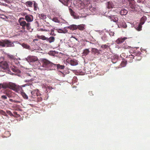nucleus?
Wrapping results in <instances>:
<instances>
[{"mask_svg": "<svg viewBox=\"0 0 150 150\" xmlns=\"http://www.w3.org/2000/svg\"><path fill=\"white\" fill-rule=\"evenodd\" d=\"M22 19H24V18H21L18 20L19 23L20 25L22 27V28L25 30V28L29 30L30 28V24L28 22H31L33 20V17L31 15H28L25 16V19L28 22L26 23L24 21H21Z\"/></svg>", "mask_w": 150, "mask_h": 150, "instance_id": "nucleus-1", "label": "nucleus"}, {"mask_svg": "<svg viewBox=\"0 0 150 150\" xmlns=\"http://www.w3.org/2000/svg\"><path fill=\"white\" fill-rule=\"evenodd\" d=\"M41 61L42 64V67L46 68L48 70L53 69L55 64H53L46 59L42 58Z\"/></svg>", "mask_w": 150, "mask_h": 150, "instance_id": "nucleus-2", "label": "nucleus"}, {"mask_svg": "<svg viewBox=\"0 0 150 150\" xmlns=\"http://www.w3.org/2000/svg\"><path fill=\"white\" fill-rule=\"evenodd\" d=\"M17 41L12 42L7 39L0 40V46L2 47H13L14 46V43Z\"/></svg>", "mask_w": 150, "mask_h": 150, "instance_id": "nucleus-3", "label": "nucleus"}, {"mask_svg": "<svg viewBox=\"0 0 150 150\" xmlns=\"http://www.w3.org/2000/svg\"><path fill=\"white\" fill-rule=\"evenodd\" d=\"M67 28H69L72 30H74L76 29L77 26L76 25H70L69 26L64 27L63 30L58 29L57 31L59 33H65L67 32V30H66Z\"/></svg>", "mask_w": 150, "mask_h": 150, "instance_id": "nucleus-4", "label": "nucleus"}, {"mask_svg": "<svg viewBox=\"0 0 150 150\" xmlns=\"http://www.w3.org/2000/svg\"><path fill=\"white\" fill-rule=\"evenodd\" d=\"M0 67L4 70H8V65L7 62L2 61L0 62Z\"/></svg>", "mask_w": 150, "mask_h": 150, "instance_id": "nucleus-5", "label": "nucleus"}, {"mask_svg": "<svg viewBox=\"0 0 150 150\" xmlns=\"http://www.w3.org/2000/svg\"><path fill=\"white\" fill-rule=\"evenodd\" d=\"M69 9L70 13L71 15L74 19H79L82 18H85L86 17V16H83L82 15H81V16H78L75 13L72 9L69 8Z\"/></svg>", "mask_w": 150, "mask_h": 150, "instance_id": "nucleus-6", "label": "nucleus"}, {"mask_svg": "<svg viewBox=\"0 0 150 150\" xmlns=\"http://www.w3.org/2000/svg\"><path fill=\"white\" fill-rule=\"evenodd\" d=\"M67 62L70 64L71 66H75L78 64V62L77 60L74 59H67Z\"/></svg>", "mask_w": 150, "mask_h": 150, "instance_id": "nucleus-7", "label": "nucleus"}, {"mask_svg": "<svg viewBox=\"0 0 150 150\" xmlns=\"http://www.w3.org/2000/svg\"><path fill=\"white\" fill-rule=\"evenodd\" d=\"M28 62H34L37 61L38 59L37 57L35 56H29L26 59Z\"/></svg>", "mask_w": 150, "mask_h": 150, "instance_id": "nucleus-8", "label": "nucleus"}, {"mask_svg": "<svg viewBox=\"0 0 150 150\" xmlns=\"http://www.w3.org/2000/svg\"><path fill=\"white\" fill-rule=\"evenodd\" d=\"M31 97L33 98L35 97V96H39V93L38 90L37 89L34 90L31 92Z\"/></svg>", "mask_w": 150, "mask_h": 150, "instance_id": "nucleus-9", "label": "nucleus"}, {"mask_svg": "<svg viewBox=\"0 0 150 150\" xmlns=\"http://www.w3.org/2000/svg\"><path fill=\"white\" fill-rule=\"evenodd\" d=\"M115 2H113L111 1H109L107 2L106 4L107 7L108 8H114L115 6Z\"/></svg>", "mask_w": 150, "mask_h": 150, "instance_id": "nucleus-10", "label": "nucleus"}, {"mask_svg": "<svg viewBox=\"0 0 150 150\" xmlns=\"http://www.w3.org/2000/svg\"><path fill=\"white\" fill-rule=\"evenodd\" d=\"M127 38L125 37L119 38L116 40V42L117 44H120L124 42Z\"/></svg>", "mask_w": 150, "mask_h": 150, "instance_id": "nucleus-11", "label": "nucleus"}, {"mask_svg": "<svg viewBox=\"0 0 150 150\" xmlns=\"http://www.w3.org/2000/svg\"><path fill=\"white\" fill-rule=\"evenodd\" d=\"M48 53L50 55L53 56L58 57L59 53L58 52L54 51H50Z\"/></svg>", "mask_w": 150, "mask_h": 150, "instance_id": "nucleus-12", "label": "nucleus"}, {"mask_svg": "<svg viewBox=\"0 0 150 150\" xmlns=\"http://www.w3.org/2000/svg\"><path fill=\"white\" fill-rule=\"evenodd\" d=\"M118 23H119L120 24V26L119 25L117 24L118 26L119 27H123L124 28H126L127 27V25H126V23H125V22L123 21H118L117 22Z\"/></svg>", "mask_w": 150, "mask_h": 150, "instance_id": "nucleus-13", "label": "nucleus"}, {"mask_svg": "<svg viewBox=\"0 0 150 150\" xmlns=\"http://www.w3.org/2000/svg\"><path fill=\"white\" fill-rule=\"evenodd\" d=\"M108 17L110 18L111 19V21H112L114 22H116L118 20V19L117 17L114 15L108 16Z\"/></svg>", "mask_w": 150, "mask_h": 150, "instance_id": "nucleus-14", "label": "nucleus"}, {"mask_svg": "<svg viewBox=\"0 0 150 150\" xmlns=\"http://www.w3.org/2000/svg\"><path fill=\"white\" fill-rule=\"evenodd\" d=\"M90 51H89L88 49H86L83 50V53H82V56L83 57L86 56L90 52Z\"/></svg>", "mask_w": 150, "mask_h": 150, "instance_id": "nucleus-15", "label": "nucleus"}, {"mask_svg": "<svg viewBox=\"0 0 150 150\" xmlns=\"http://www.w3.org/2000/svg\"><path fill=\"white\" fill-rule=\"evenodd\" d=\"M33 4H34V1H27L25 3V4L27 7H32Z\"/></svg>", "mask_w": 150, "mask_h": 150, "instance_id": "nucleus-16", "label": "nucleus"}, {"mask_svg": "<svg viewBox=\"0 0 150 150\" xmlns=\"http://www.w3.org/2000/svg\"><path fill=\"white\" fill-rule=\"evenodd\" d=\"M64 5L68 6V4L69 3V0H59Z\"/></svg>", "mask_w": 150, "mask_h": 150, "instance_id": "nucleus-17", "label": "nucleus"}, {"mask_svg": "<svg viewBox=\"0 0 150 150\" xmlns=\"http://www.w3.org/2000/svg\"><path fill=\"white\" fill-rule=\"evenodd\" d=\"M55 38L53 36H50L49 38L47 37V41L49 42L50 43H51L54 41Z\"/></svg>", "mask_w": 150, "mask_h": 150, "instance_id": "nucleus-18", "label": "nucleus"}, {"mask_svg": "<svg viewBox=\"0 0 150 150\" xmlns=\"http://www.w3.org/2000/svg\"><path fill=\"white\" fill-rule=\"evenodd\" d=\"M128 13V11L125 9H122L120 11V13L122 15H126Z\"/></svg>", "mask_w": 150, "mask_h": 150, "instance_id": "nucleus-19", "label": "nucleus"}, {"mask_svg": "<svg viewBox=\"0 0 150 150\" xmlns=\"http://www.w3.org/2000/svg\"><path fill=\"white\" fill-rule=\"evenodd\" d=\"M134 26L135 29L139 31L142 30V26L141 25H139V23L137 24L136 26L134 25Z\"/></svg>", "mask_w": 150, "mask_h": 150, "instance_id": "nucleus-20", "label": "nucleus"}, {"mask_svg": "<svg viewBox=\"0 0 150 150\" xmlns=\"http://www.w3.org/2000/svg\"><path fill=\"white\" fill-rule=\"evenodd\" d=\"M92 53L94 54H98L100 53L99 50L98 49L95 48H92Z\"/></svg>", "mask_w": 150, "mask_h": 150, "instance_id": "nucleus-21", "label": "nucleus"}, {"mask_svg": "<svg viewBox=\"0 0 150 150\" xmlns=\"http://www.w3.org/2000/svg\"><path fill=\"white\" fill-rule=\"evenodd\" d=\"M89 9L90 11H91L92 12H96L98 10V8L97 7L91 6L89 8Z\"/></svg>", "mask_w": 150, "mask_h": 150, "instance_id": "nucleus-22", "label": "nucleus"}, {"mask_svg": "<svg viewBox=\"0 0 150 150\" xmlns=\"http://www.w3.org/2000/svg\"><path fill=\"white\" fill-rule=\"evenodd\" d=\"M13 67L12 68V69L14 72L18 74L20 73L21 71L17 68L15 67L14 66H13Z\"/></svg>", "mask_w": 150, "mask_h": 150, "instance_id": "nucleus-23", "label": "nucleus"}, {"mask_svg": "<svg viewBox=\"0 0 150 150\" xmlns=\"http://www.w3.org/2000/svg\"><path fill=\"white\" fill-rule=\"evenodd\" d=\"M57 66V68L58 69H64V66L63 65H60L59 64H56L55 65Z\"/></svg>", "mask_w": 150, "mask_h": 150, "instance_id": "nucleus-24", "label": "nucleus"}, {"mask_svg": "<svg viewBox=\"0 0 150 150\" xmlns=\"http://www.w3.org/2000/svg\"><path fill=\"white\" fill-rule=\"evenodd\" d=\"M2 88L6 89L9 88V85L6 83H4L2 84Z\"/></svg>", "mask_w": 150, "mask_h": 150, "instance_id": "nucleus-25", "label": "nucleus"}, {"mask_svg": "<svg viewBox=\"0 0 150 150\" xmlns=\"http://www.w3.org/2000/svg\"><path fill=\"white\" fill-rule=\"evenodd\" d=\"M101 39L103 40L104 41H105L106 40H108V38L106 35L105 34H104V35H103V37H101Z\"/></svg>", "mask_w": 150, "mask_h": 150, "instance_id": "nucleus-26", "label": "nucleus"}, {"mask_svg": "<svg viewBox=\"0 0 150 150\" xmlns=\"http://www.w3.org/2000/svg\"><path fill=\"white\" fill-rule=\"evenodd\" d=\"M21 95L23 98L25 99H27L28 98V96L24 92H21Z\"/></svg>", "mask_w": 150, "mask_h": 150, "instance_id": "nucleus-27", "label": "nucleus"}, {"mask_svg": "<svg viewBox=\"0 0 150 150\" xmlns=\"http://www.w3.org/2000/svg\"><path fill=\"white\" fill-rule=\"evenodd\" d=\"M38 16L41 19H45L46 18V16L45 15H44L43 14H41L39 15Z\"/></svg>", "mask_w": 150, "mask_h": 150, "instance_id": "nucleus-28", "label": "nucleus"}, {"mask_svg": "<svg viewBox=\"0 0 150 150\" xmlns=\"http://www.w3.org/2000/svg\"><path fill=\"white\" fill-rule=\"evenodd\" d=\"M33 7H34V10L35 11L37 10V7H38V4L35 1H33Z\"/></svg>", "mask_w": 150, "mask_h": 150, "instance_id": "nucleus-29", "label": "nucleus"}, {"mask_svg": "<svg viewBox=\"0 0 150 150\" xmlns=\"http://www.w3.org/2000/svg\"><path fill=\"white\" fill-rule=\"evenodd\" d=\"M78 28L79 30H83L84 29V25H78Z\"/></svg>", "mask_w": 150, "mask_h": 150, "instance_id": "nucleus-30", "label": "nucleus"}, {"mask_svg": "<svg viewBox=\"0 0 150 150\" xmlns=\"http://www.w3.org/2000/svg\"><path fill=\"white\" fill-rule=\"evenodd\" d=\"M129 6L132 9H134L135 8V5L132 2H130Z\"/></svg>", "mask_w": 150, "mask_h": 150, "instance_id": "nucleus-31", "label": "nucleus"}, {"mask_svg": "<svg viewBox=\"0 0 150 150\" xmlns=\"http://www.w3.org/2000/svg\"><path fill=\"white\" fill-rule=\"evenodd\" d=\"M90 1L89 0H84L83 1V3L84 5H87L88 4H90Z\"/></svg>", "mask_w": 150, "mask_h": 150, "instance_id": "nucleus-32", "label": "nucleus"}, {"mask_svg": "<svg viewBox=\"0 0 150 150\" xmlns=\"http://www.w3.org/2000/svg\"><path fill=\"white\" fill-rule=\"evenodd\" d=\"M22 46L24 48L27 49H29L30 47L29 45L25 43H23L22 45Z\"/></svg>", "mask_w": 150, "mask_h": 150, "instance_id": "nucleus-33", "label": "nucleus"}, {"mask_svg": "<svg viewBox=\"0 0 150 150\" xmlns=\"http://www.w3.org/2000/svg\"><path fill=\"white\" fill-rule=\"evenodd\" d=\"M101 48L103 49H107L109 48V47L106 45H101Z\"/></svg>", "mask_w": 150, "mask_h": 150, "instance_id": "nucleus-34", "label": "nucleus"}, {"mask_svg": "<svg viewBox=\"0 0 150 150\" xmlns=\"http://www.w3.org/2000/svg\"><path fill=\"white\" fill-rule=\"evenodd\" d=\"M127 64V62L126 61H123L122 62L121 64V66L122 67H124L126 66Z\"/></svg>", "mask_w": 150, "mask_h": 150, "instance_id": "nucleus-35", "label": "nucleus"}, {"mask_svg": "<svg viewBox=\"0 0 150 150\" xmlns=\"http://www.w3.org/2000/svg\"><path fill=\"white\" fill-rule=\"evenodd\" d=\"M32 72L30 71L28 73H26V76H30L31 77H33V74H32Z\"/></svg>", "mask_w": 150, "mask_h": 150, "instance_id": "nucleus-36", "label": "nucleus"}, {"mask_svg": "<svg viewBox=\"0 0 150 150\" xmlns=\"http://www.w3.org/2000/svg\"><path fill=\"white\" fill-rule=\"evenodd\" d=\"M40 38L43 40H46L47 41V37H46L43 35H42L40 36Z\"/></svg>", "mask_w": 150, "mask_h": 150, "instance_id": "nucleus-37", "label": "nucleus"}, {"mask_svg": "<svg viewBox=\"0 0 150 150\" xmlns=\"http://www.w3.org/2000/svg\"><path fill=\"white\" fill-rule=\"evenodd\" d=\"M52 20L55 22L58 23H59V20H58V18L56 17L53 18L52 19Z\"/></svg>", "mask_w": 150, "mask_h": 150, "instance_id": "nucleus-38", "label": "nucleus"}, {"mask_svg": "<svg viewBox=\"0 0 150 150\" xmlns=\"http://www.w3.org/2000/svg\"><path fill=\"white\" fill-rule=\"evenodd\" d=\"M8 57L12 60H14V59L15 57L12 55H8Z\"/></svg>", "mask_w": 150, "mask_h": 150, "instance_id": "nucleus-39", "label": "nucleus"}, {"mask_svg": "<svg viewBox=\"0 0 150 150\" xmlns=\"http://www.w3.org/2000/svg\"><path fill=\"white\" fill-rule=\"evenodd\" d=\"M122 47L125 49H127L131 48V47L128 46L127 45H126L124 44L122 46Z\"/></svg>", "mask_w": 150, "mask_h": 150, "instance_id": "nucleus-40", "label": "nucleus"}, {"mask_svg": "<svg viewBox=\"0 0 150 150\" xmlns=\"http://www.w3.org/2000/svg\"><path fill=\"white\" fill-rule=\"evenodd\" d=\"M7 113L11 116H13V115L11 111L9 110L7 111Z\"/></svg>", "mask_w": 150, "mask_h": 150, "instance_id": "nucleus-41", "label": "nucleus"}, {"mask_svg": "<svg viewBox=\"0 0 150 150\" xmlns=\"http://www.w3.org/2000/svg\"><path fill=\"white\" fill-rule=\"evenodd\" d=\"M34 80V79H33V78H31L30 79L28 80H25V81L26 82H31Z\"/></svg>", "mask_w": 150, "mask_h": 150, "instance_id": "nucleus-42", "label": "nucleus"}, {"mask_svg": "<svg viewBox=\"0 0 150 150\" xmlns=\"http://www.w3.org/2000/svg\"><path fill=\"white\" fill-rule=\"evenodd\" d=\"M134 56L133 55H132V54H130L128 56H127V57L131 59H134Z\"/></svg>", "mask_w": 150, "mask_h": 150, "instance_id": "nucleus-43", "label": "nucleus"}, {"mask_svg": "<svg viewBox=\"0 0 150 150\" xmlns=\"http://www.w3.org/2000/svg\"><path fill=\"white\" fill-rule=\"evenodd\" d=\"M109 34L110 36H112L114 35V32L110 31Z\"/></svg>", "mask_w": 150, "mask_h": 150, "instance_id": "nucleus-44", "label": "nucleus"}, {"mask_svg": "<svg viewBox=\"0 0 150 150\" xmlns=\"http://www.w3.org/2000/svg\"><path fill=\"white\" fill-rule=\"evenodd\" d=\"M1 98L5 100L7 98V97L6 95H3L1 96Z\"/></svg>", "mask_w": 150, "mask_h": 150, "instance_id": "nucleus-45", "label": "nucleus"}, {"mask_svg": "<svg viewBox=\"0 0 150 150\" xmlns=\"http://www.w3.org/2000/svg\"><path fill=\"white\" fill-rule=\"evenodd\" d=\"M146 17H142V18H141V20L142 21H145L146 20Z\"/></svg>", "mask_w": 150, "mask_h": 150, "instance_id": "nucleus-46", "label": "nucleus"}, {"mask_svg": "<svg viewBox=\"0 0 150 150\" xmlns=\"http://www.w3.org/2000/svg\"><path fill=\"white\" fill-rule=\"evenodd\" d=\"M145 22V21H143L141 20V22L139 24V25H142L144 24Z\"/></svg>", "mask_w": 150, "mask_h": 150, "instance_id": "nucleus-47", "label": "nucleus"}, {"mask_svg": "<svg viewBox=\"0 0 150 150\" xmlns=\"http://www.w3.org/2000/svg\"><path fill=\"white\" fill-rule=\"evenodd\" d=\"M0 17L2 18L5 19L6 17V16L4 15H0Z\"/></svg>", "mask_w": 150, "mask_h": 150, "instance_id": "nucleus-48", "label": "nucleus"}, {"mask_svg": "<svg viewBox=\"0 0 150 150\" xmlns=\"http://www.w3.org/2000/svg\"><path fill=\"white\" fill-rule=\"evenodd\" d=\"M4 1H5L8 4H9L10 2V1L8 0H4Z\"/></svg>", "mask_w": 150, "mask_h": 150, "instance_id": "nucleus-49", "label": "nucleus"}, {"mask_svg": "<svg viewBox=\"0 0 150 150\" xmlns=\"http://www.w3.org/2000/svg\"><path fill=\"white\" fill-rule=\"evenodd\" d=\"M1 88H2V84L0 83V89H1Z\"/></svg>", "mask_w": 150, "mask_h": 150, "instance_id": "nucleus-50", "label": "nucleus"}, {"mask_svg": "<svg viewBox=\"0 0 150 150\" xmlns=\"http://www.w3.org/2000/svg\"><path fill=\"white\" fill-rule=\"evenodd\" d=\"M9 101L11 102H13V100L12 99H9Z\"/></svg>", "mask_w": 150, "mask_h": 150, "instance_id": "nucleus-51", "label": "nucleus"}, {"mask_svg": "<svg viewBox=\"0 0 150 150\" xmlns=\"http://www.w3.org/2000/svg\"><path fill=\"white\" fill-rule=\"evenodd\" d=\"M26 85H23L22 86L23 87H25V86Z\"/></svg>", "mask_w": 150, "mask_h": 150, "instance_id": "nucleus-52", "label": "nucleus"}, {"mask_svg": "<svg viewBox=\"0 0 150 150\" xmlns=\"http://www.w3.org/2000/svg\"><path fill=\"white\" fill-rule=\"evenodd\" d=\"M14 113H15V114H17V112H14Z\"/></svg>", "mask_w": 150, "mask_h": 150, "instance_id": "nucleus-53", "label": "nucleus"}, {"mask_svg": "<svg viewBox=\"0 0 150 150\" xmlns=\"http://www.w3.org/2000/svg\"><path fill=\"white\" fill-rule=\"evenodd\" d=\"M129 1H134V0H129Z\"/></svg>", "mask_w": 150, "mask_h": 150, "instance_id": "nucleus-54", "label": "nucleus"}, {"mask_svg": "<svg viewBox=\"0 0 150 150\" xmlns=\"http://www.w3.org/2000/svg\"><path fill=\"white\" fill-rule=\"evenodd\" d=\"M129 62H132V61L131 60H130L129 61Z\"/></svg>", "mask_w": 150, "mask_h": 150, "instance_id": "nucleus-55", "label": "nucleus"}, {"mask_svg": "<svg viewBox=\"0 0 150 150\" xmlns=\"http://www.w3.org/2000/svg\"><path fill=\"white\" fill-rule=\"evenodd\" d=\"M50 35H52V33H50Z\"/></svg>", "mask_w": 150, "mask_h": 150, "instance_id": "nucleus-56", "label": "nucleus"}, {"mask_svg": "<svg viewBox=\"0 0 150 150\" xmlns=\"http://www.w3.org/2000/svg\"><path fill=\"white\" fill-rule=\"evenodd\" d=\"M74 38L76 39V40H77V39H76L75 37Z\"/></svg>", "mask_w": 150, "mask_h": 150, "instance_id": "nucleus-57", "label": "nucleus"}]
</instances>
